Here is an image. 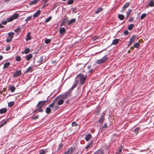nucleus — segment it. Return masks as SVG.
<instances>
[{
	"mask_svg": "<svg viewBox=\"0 0 154 154\" xmlns=\"http://www.w3.org/2000/svg\"><path fill=\"white\" fill-rule=\"evenodd\" d=\"M76 78L79 79L78 81L79 82L80 85H82L85 82L86 77L81 74H79Z\"/></svg>",
	"mask_w": 154,
	"mask_h": 154,
	"instance_id": "1",
	"label": "nucleus"
},
{
	"mask_svg": "<svg viewBox=\"0 0 154 154\" xmlns=\"http://www.w3.org/2000/svg\"><path fill=\"white\" fill-rule=\"evenodd\" d=\"M108 58L106 56H105L102 58L97 60L96 63L97 64H100L104 63L106 62Z\"/></svg>",
	"mask_w": 154,
	"mask_h": 154,
	"instance_id": "2",
	"label": "nucleus"
},
{
	"mask_svg": "<svg viewBox=\"0 0 154 154\" xmlns=\"http://www.w3.org/2000/svg\"><path fill=\"white\" fill-rule=\"evenodd\" d=\"M48 100L46 101L44 100L40 101L37 105V107L39 109L42 108L45 104L47 102Z\"/></svg>",
	"mask_w": 154,
	"mask_h": 154,
	"instance_id": "3",
	"label": "nucleus"
},
{
	"mask_svg": "<svg viewBox=\"0 0 154 154\" xmlns=\"http://www.w3.org/2000/svg\"><path fill=\"white\" fill-rule=\"evenodd\" d=\"M45 57L43 56L40 57L37 62L39 64H41L45 62Z\"/></svg>",
	"mask_w": 154,
	"mask_h": 154,
	"instance_id": "4",
	"label": "nucleus"
},
{
	"mask_svg": "<svg viewBox=\"0 0 154 154\" xmlns=\"http://www.w3.org/2000/svg\"><path fill=\"white\" fill-rule=\"evenodd\" d=\"M75 149V148H69L64 154H73L74 152Z\"/></svg>",
	"mask_w": 154,
	"mask_h": 154,
	"instance_id": "5",
	"label": "nucleus"
},
{
	"mask_svg": "<svg viewBox=\"0 0 154 154\" xmlns=\"http://www.w3.org/2000/svg\"><path fill=\"white\" fill-rule=\"evenodd\" d=\"M154 6V0H150L146 6L147 8H148L149 7H153Z\"/></svg>",
	"mask_w": 154,
	"mask_h": 154,
	"instance_id": "6",
	"label": "nucleus"
},
{
	"mask_svg": "<svg viewBox=\"0 0 154 154\" xmlns=\"http://www.w3.org/2000/svg\"><path fill=\"white\" fill-rule=\"evenodd\" d=\"M129 3L128 2H126L124 5L123 7L122 8L121 11L122 12H123L125 9L129 6Z\"/></svg>",
	"mask_w": 154,
	"mask_h": 154,
	"instance_id": "7",
	"label": "nucleus"
},
{
	"mask_svg": "<svg viewBox=\"0 0 154 154\" xmlns=\"http://www.w3.org/2000/svg\"><path fill=\"white\" fill-rule=\"evenodd\" d=\"M21 75V71L20 70L16 71L13 75V77H16Z\"/></svg>",
	"mask_w": 154,
	"mask_h": 154,
	"instance_id": "8",
	"label": "nucleus"
},
{
	"mask_svg": "<svg viewBox=\"0 0 154 154\" xmlns=\"http://www.w3.org/2000/svg\"><path fill=\"white\" fill-rule=\"evenodd\" d=\"M78 84V81H75L73 85L69 90V92H71L72 90L77 86Z\"/></svg>",
	"mask_w": 154,
	"mask_h": 154,
	"instance_id": "9",
	"label": "nucleus"
},
{
	"mask_svg": "<svg viewBox=\"0 0 154 154\" xmlns=\"http://www.w3.org/2000/svg\"><path fill=\"white\" fill-rule=\"evenodd\" d=\"M70 96V92L66 93L65 94L61 96V97L62 99H65L67 97Z\"/></svg>",
	"mask_w": 154,
	"mask_h": 154,
	"instance_id": "10",
	"label": "nucleus"
},
{
	"mask_svg": "<svg viewBox=\"0 0 154 154\" xmlns=\"http://www.w3.org/2000/svg\"><path fill=\"white\" fill-rule=\"evenodd\" d=\"M136 38V36L134 35H133L130 39V42L132 44L134 42Z\"/></svg>",
	"mask_w": 154,
	"mask_h": 154,
	"instance_id": "11",
	"label": "nucleus"
},
{
	"mask_svg": "<svg viewBox=\"0 0 154 154\" xmlns=\"http://www.w3.org/2000/svg\"><path fill=\"white\" fill-rule=\"evenodd\" d=\"M105 112H103L102 114V116L99 119V122L100 123H102L103 121V119H104V116L105 115Z\"/></svg>",
	"mask_w": 154,
	"mask_h": 154,
	"instance_id": "12",
	"label": "nucleus"
},
{
	"mask_svg": "<svg viewBox=\"0 0 154 154\" xmlns=\"http://www.w3.org/2000/svg\"><path fill=\"white\" fill-rule=\"evenodd\" d=\"M66 32V30L64 27L61 28L59 30L60 33L61 35L63 34Z\"/></svg>",
	"mask_w": 154,
	"mask_h": 154,
	"instance_id": "13",
	"label": "nucleus"
},
{
	"mask_svg": "<svg viewBox=\"0 0 154 154\" xmlns=\"http://www.w3.org/2000/svg\"><path fill=\"white\" fill-rule=\"evenodd\" d=\"M91 137V136L90 134H88L86 135L85 137V140L87 141H89Z\"/></svg>",
	"mask_w": 154,
	"mask_h": 154,
	"instance_id": "14",
	"label": "nucleus"
},
{
	"mask_svg": "<svg viewBox=\"0 0 154 154\" xmlns=\"http://www.w3.org/2000/svg\"><path fill=\"white\" fill-rule=\"evenodd\" d=\"M58 99L57 98H56L54 100H53L52 103L49 105V107H53L54 108V105L55 104V102L57 101L58 100Z\"/></svg>",
	"mask_w": 154,
	"mask_h": 154,
	"instance_id": "15",
	"label": "nucleus"
},
{
	"mask_svg": "<svg viewBox=\"0 0 154 154\" xmlns=\"http://www.w3.org/2000/svg\"><path fill=\"white\" fill-rule=\"evenodd\" d=\"M33 70L32 68L31 67H29L25 71V73H28L29 72H31Z\"/></svg>",
	"mask_w": 154,
	"mask_h": 154,
	"instance_id": "16",
	"label": "nucleus"
},
{
	"mask_svg": "<svg viewBox=\"0 0 154 154\" xmlns=\"http://www.w3.org/2000/svg\"><path fill=\"white\" fill-rule=\"evenodd\" d=\"M41 11L40 10H38L35 12V13L33 15V16L34 18L37 17L40 13Z\"/></svg>",
	"mask_w": 154,
	"mask_h": 154,
	"instance_id": "17",
	"label": "nucleus"
},
{
	"mask_svg": "<svg viewBox=\"0 0 154 154\" xmlns=\"http://www.w3.org/2000/svg\"><path fill=\"white\" fill-rule=\"evenodd\" d=\"M31 39V37L30 35V32H29L27 34L26 38V40L27 41L30 40Z\"/></svg>",
	"mask_w": 154,
	"mask_h": 154,
	"instance_id": "18",
	"label": "nucleus"
},
{
	"mask_svg": "<svg viewBox=\"0 0 154 154\" xmlns=\"http://www.w3.org/2000/svg\"><path fill=\"white\" fill-rule=\"evenodd\" d=\"M10 65V63L9 62H7L5 63L3 66V68L6 69Z\"/></svg>",
	"mask_w": 154,
	"mask_h": 154,
	"instance_id": "19",
	"label": "nucleus"
},
{
	"mask_svg": "<svg viewBox=\"0 0 154 154\" xmlns=\"http://www.w3.org/2000/svg\"><path fill=\"white\" fill-rule=\"evenodd\" d=\"M39 0H33L30 2L29 4L30 5H32L33 4H35L38 2Z\"/></svg>",
	"mask_w": 154,
	"mask_h": 154,
	"instance_id": "20",
	"label": "nucleus"
},
{
	"mask_svg": "<svg viewBox=\"0 0 154 154\" xmlns=\"http://www.w3.org/2000/svg\"><path fill=\"white\" fill-rule=\"evenodd\" d=\"M94 154H103V151L102 149L98 150Z\"/></svg>",
	"mask_w": 154,
	"mask_h": 154,
	"instance_id": "21",
	"label": "nucleus"
},
{
	"mask_svg": "<svg viewBox=\"0 0 154 154\" xmlns=\"http://www.w3.org/2000/svg\"><path fill=\"white\" fill-rule=\"evenodd\" d=\"M9 89L11 92H13L15 91V88L13 86H10L9 87Z\"/></svg>",
	"mask_w": 154,
	"mask_h": 154,
	"instance_id": "22",
	"label": "nucleus"
},
{
	"mask_svg": "<svg viewBox=\"0 0 154 154\" xmlns=\"http://www.w3.org/2000/svg\"><path fill=\"white\" fill-rule=\"evenodd\" d=\"M8 120H5L3 122L0 123V128L3 127L4 125L6 124L8 122Z\"/></svg>",
	"mask_w": 154,
	"mask_h": 154,
	"instance_id": "23",
	"label": "nucleus"
},
{
	"mask_svg": "<svg viewBox=\"0 0 154 154\" xmlns=\"http://www.w3.org/2000/svg\"><path fill=\"white\" fill-rule=\"evenodd\" d=\"M7 109L5 108H2L0 109V113L3 114L6 112H7Z\"/></svg>",
	"mask_w": 154,
	"mask_h": 154,
	"instance_id": "24",
	"label": "nucleus"
},
{
	"mask_svg": "<svg viewBox=\"0 0 154 154\" xmlns=\"http://www.w3.org/2000/svg\"><path fill=\"white\" fill-rule=\"evenodd\" d=\"M32 57V54H29L26 56V59L27 60H30Z\"/></svg>",
	"mask_w": 154,
	"mask_h": 154,
	"instance_id": "25",
	"label": "nucleus"
},
{
	"mask_svg": "<svg viewBox=\"0 0 154 154\" xmlns=\"http://www.w3.org/2000/svg\"><path fill=\"white\" fill-rule=\"evenodd\" d=\"M139 129L140 128H137L134 130L133 132L134 133L135 135H137L139 132Z\"/></svg>",
	"mask_w": 154,
	"mask_h": 154,
	"instance_id": "26",
	"label": "nucleus"
},
{
	"mask_svg": "<svg viewBox=\"0 0 154 154\" xmlns=\"http://www.w3.org/2000/svg\"><path fill=\"white\" fill-rule=\"evenodd\" d=\"M119 42V39H115L112 42V44L114 45H116L117 44V43Z\"/></svg>",
	"mask_w": 154,
	"mask_h": 154,
	"instance_id": "27",
	"label": "nucleus"
},
{
	"mask_svg": "<svg viewBox=\"0 0 154 154\" xmlns=\"http://www.w3.org/2000/svg\"><path fill=\"white\" fill-rule=\"evenodd\" d=\"M76 21V19H72L71 20H70L69 22V23L68 24L70 25L72 23H74Z\"/></svg>",
	"mask_w": 154,
	"mask_h": 154,
	"instance_id": "28",
	"label": "nucleus"
},
{
	"mask_svg": "<svg viewBox=\"0 0 154 154\" xmlns=\"http://www.w3.org/2000/svg\"><path fill=\"white\" fill-rule=\"evenodd\" d=\"M50 107H48L46 108L45 109L46 112L48 114L50 113L51 111V109Z\"/></svg>",
	"mask_w": 154,
	"mask_h": 154,
	"instance_id": "29",
	"label": "nucleus"
},
{
	"mask_svg": "<svg viewBox=\"0 0 154 154\" xmlns=\"http://www.w3.org/2000/svg\"><path fill=\"white\" fill-rule=\"evenodd\" d=\"M7 22L6 21H4L2 22V24H0V28H3L4 27V26H2V24L3 25H6L7 24Z\"/></svg>",
	"mask_w": 154,
	"mask_h": 154,
	"instance_id": "30",
	"label": "nucleus"
},
{
	"mask_svg": "<svg viewBox=\"0 0 154 154\" xmlns=\"http://www.w3.org/2000/svg\"><path fill=\"white\" fill-rule=\"evenodd\" d=\"M12 16L14 20L17 18L19 16V15L17 14H14Z\"/></svg>",
	"mask_w": 154,
	"mask_h": 154,
	"instance_id": "31",
	"label": "nucleus"
},
{
	"mask_svg": "<svg viewBox=\"0 0 154 154\" xmlns=\"http://www.w3.org/2000/svg\"><path fill=\"white\" fill-rule=\"evenodd\" d=\"M124 16L122 14H118V18L121 20H122L124 19Z\"/></svg>",
	"mask_w": 154,
	"mask_h": 154,
	"instance_id": "32",
	"label": "nucleus"
},
{
	"mask_svg": "<svg viewBox=\"0 0 154 154\" xmlns=\"http://www.w3.org/2000/svg\"><path fill=\"white\" fill-rule=\"evenodd\" d=\"M63 103V100L62 99H61L59 100L57 102V104L58 105H61Z\"/></svg>",
	"mask_w": 154,
	"mask_h": 154,
	"instance_id": "33",
	"label": "nucleus"
},
{
	"mask_svg": "<svg viewBox=\"0 0 154 154\" xmlns=\"http://www.w3.org/2000/svg\"><path fill=\"white\" fill-rule=\"evenodd\" d=\"M14 34L13 32H10L8 33V35L9 36V37L11 38L12 39L13 38V36L14 35Z\"/></svg>",
	"mask_w": 154,
	"mask_h": 154,
	"instance_id": "34",
	"label": "nucleus"
},
{
	"mask_svg": "<svg viewBox=\"0 0 154 154\" xmlns=\"http://www.w3.org/2000/svg\"><path fill=\"white\" fill-rule=\"evenodd\" d=\"M14 104V101H11L8 103V106L9 107H11Z\"/></svg>",
	"mask_w": 154,
	"mask_h": 154,
	"instance_id": "35",
	"label": "nucleus"
},
{
	"mask_svg": "<svg viewBox=\"0 0 154 154\" xmlns=\"http://www.w3.org/2000/svg\"><path fill=\"white\" fill-rule=\"evenodd\" d=\"M134 25L133 24H131L128 27V29L129 30H131L134 27Z\"/></svg>",
	"mask_w": 154,
	"mask_h": 154,
	"instance_id": "36",
	"label": "nucleus"
},
{
	"mask_svg": "<svg viewBox=\"0 0 154 154\" xmlns=\"http://www.w3.org/2000/svg\"><path fill=\"white\" fill-rule=\"evenodd\" d=\"M30 51V49L29 48H26L24 52H23V53H25L26 54H27L29 53Z\"/></svg>",
	"mask_w": 154,
	"mask_h": 154,
	"instance_id": "37",
	"label": "nucleus"
},
{
	"mask_svg": "<svg viewBox=\"0 0 154 154\" xmlns=\"http://www.w3.org/2000/svg\"><path fill=\"white\" fill-rule=\"evenodd\" d=\"M46 151V149L45 150L44 149H41L40 150L39 154H45Z\"/></svg>",
	"mask_w": 154,
	"mask_h": 154,
	"instance_id": "38",
	"label": "nucleus"
},
{
	"mask_svg": "<svg viewBox=\"0 0 154 154\" xmlns=\"http://www.w3.org/2000/svg\"><path fill=\"white\" fill-rule=\"evenodd\" d=\"M103 10V8H99L97 11L95 12V13L98 14L99 13H100L101 11Z\"/></svg>",
	"mask_w": 154,
	"mask_h": 154,
	"instance_id": "39",
	"label": "nucleus"
},
{
	"mask_svg": "<svg viewBox=\"0 0 154 154\" xmlns=\"http://www.w3.org/2000/svg\"><path fill=\"white\" fill-rule=\"evenodd\" d=\"M131 10H128V12H126L127 14V18H128V17L129 16H130L131 14Z\"/></svg>",
	"mask_w": 154,
	"mask_h": 154,
	"instance_id": "40",
	"label": "nucleus"
},
{
	"mask_svg": "<svg viewBox=\"0 0 154 154\" xmlns=\"http://www.w3.org/2000/svg\"><path fill=\"white\" fill-rule=\"evenodd\" d=\"M146 16V13L143 14L141 16L140 18L141 19H143Z\"/></svg>",
	"mask_w": 154,
	"mask_h": 154,
	"instance_id": "41",
	"label": "nucleus"
},
{
	"mask_svg": "<svg viewBox=\"0 0 154 154\" xmlns=\"http://www.w3.org/2000/svg\"><path fill=\"white\" fill-rule=\"evenodd\" d=\"M51 42V40L49 39H46L45 40V43L46 44L49 43Z\"/></svg>",
	"mask_w": 154,
	"mask_h": 154,
	"instance_id": "42",
	"label": "nucleus"
},
{
	"mask_svg": "<svg viewBox=\"0 0 154 154\" xmlns=\"http://www.w3.org/2000/svg\"><path fill=\"white\" fill-rule=\"evenodd\" d=\"M134 46L135 48H138L140 47L139 43L137 42L136 43L134 44Z\"/></svg>",
	"mask_w": 154,
	"mask_h": 154,
	"instance_id": "43",
	"label": "nucleus"
},
{
	"mask_svg": "<svg viewBox=\"0 0 154 154\" xmlns=\"http://www.w3.org/2000/svg\"><path fill=\"white\" fill-rule=\"evenodd\" d=\"M21 57L19 56H17L16 57V61H19L20 60Z\"/></svg>",
	"mask_w": 154,
	"mask_h": 154,
	"instance_id": "44",
	"label": "nucleus"
},
{
	"mask_svg": "<svg viewBox=\"0 0 154 154\" xmlns=\"http://www.w3.org/2000/svg\"><path fill=\"white\" fill-rule=\"evenodd\" d=\"M51 17H49L48 18H47L45 21V22L46 23H47L50 21L51 19Z\"/></svg>",
	"mask_w": 154,
	"mask_h": 154,
	"instance_id": "45",
	"label": "nucleus"
},
{
	"mask_svg": "<svg viewBox=\"0 0 154 154\" xmlns=\"http://www.w3.org/2000/svg\"><path fill=\"white\" fill-rule=\"evenodd\" d=\"M13 20H14V18H13L12 16L11 17H10L8 18L7 19V21L9 22H11Z\"/></svg>",
	"mask_w": 154,
	"mask_h": 154,
	"instance_id": "46",
	"label": "nucleus"
},
{
	"mask_svg": "<svg viewBox=\"0 0 154 154\" xmlns=\"http://www.w3.org/2000/svg\"><path fill=\"white\" fill-rule=\"evenodd\" d=\"M32 18V16H30L28 17L26 19V22L30 20Z\"/></svg>",
	"mask_w": 154,
	"mask_h": 154,
	"instance_id": "47",
	"label": "nucleus"
},
{
	"mask_svg": "<svg viewBox=\"0 0 154 154\" xmlns=\"http://www.w3.org/2000/svg\"><path fill=\"white\" fill-rule=\"evenodd\" d=\"M92 142H90V143H88V145L86 146L85 148L86 149H88L90 146V145L92 144Z\"/></svg>",
	"mask_w": 154,
	"mask_h": 154,
	"instance_id": "48",
	"label": "nucleus"
},
{
	"mask_svg": "<svg viewBox=\"0 0 154 154\" xmlns=\"http://www.w3.org/2000/svg\"><path fill=\"white\" fill-rule=\"evenodd\" d=\"M12 40V38L9 37L6 39V41L7 42H10Z\"/></svg>",
	"mask_w": 154,
	"mask_h": 154,
	"instance_id": "49",
	"label": "nucleus"
},
{
	"mask_svg": "<svg viewBox=\"0 0 154 154\" xmlns=\"http://www.w3.org/2000/svg\"><path fill=\"white\" fill-rule=\"evenodd\" d=\"M73 1L72 0H69L67 2L68 4L69 5H71L73 3Z\"/></svg>",
	"mask_w": 154,
	"mask_h": 154,
	"instance_id": "50",
	"label": "nucleus"
},
{
	"mask_svg": "<svg viewBox=\"0 0 154 154\" xmlns=\"http://www.w3.org/2000/svg\"><path fill=\"white\" fill-rule=\"evenodd\" d=\"M78 125V124L76 123L75 122H73L72 123V125L73 126H76Z\"/></svg>",
	"mask_w": 154,
	"mask_h": 154,
	"instance_id": "51",
	"label": "nucleus"
},
{
	"mask_svg": "<svg viewBox=\"0 0 154 154\" xmlns=\"http://www.w3.org/2000/svg\"><path fill=\"white\" fill-rule=\"evenodd\" d=\"M21 29V28L18 27L14 31L15 32H19Z\"/></svg>",
	"mask_w": 154,
	"mask_h": 154,
	"instance_id": "52",
	"label": "nucleus"
},
{
	"mask_svg": "<svg viewBox=\"0 0 154 154\" xmlns=\"http://www.w3.org/2000/svg\"><path fill=\"white\" fill-rule=\"evenodd\" d=\"M128 30H125L124 32V34L125 35H127L128 34Z\"/></svg>",
	"mask_w": 154,
	"mask_h": 154,
	"instance_id": "53",
	"label": "nucleus"
},
{
	"mask_svg": "<svg viewBox=\"0 0 154 154\" xmlns=\"http://www.w3.org/2000/svg\"><path fill=\"white\" fill-rule=\"evenodd\" d=\"M68 21V20L67 18H65L64 19L63 21V24L65 23L66 22Z\"/></svg>",
	"mask_w": 154,
	"mask_h": 154,
	"instance_id": "54",
	"label": "nucleus"
},
{
	"mask_svg": "<svg viewBox=\"0 0 154 154\" xmlns=\"http://www.w3.org/2000/svg\"><path fill=\"white\" fill-rule=\"evenodd\" d=\"M10 48H11L10 47L8 46V47H6L5 50L6 51H9V50H10Z\"/></svg>",
	"mask_w": 154,
	"mask_h": 154,
	"instance_id": "55",
	"label": "nucleus"
},
{
	"mask_svg": "<svg viewBox=\"0 0 154 154\" xmlns=\"http://www.w3.org/2000/svg\"><path fill=\"white\" fill-rule=\"evenodd\" d=\"M99 38L98 37H94L92 39L93 41H94L95 40H96L97 39Z\"/></svg>",
	"mask_w": 154,
	"mask_h": 154,
	"instance_id": "56",
	"label": "nucleus"
},
{
	"mask_svg": "<svg viewBox=\"0 0 154 154\" xmlns=\"http://www.w3.org/2000/svg\"><path fill=\"white\" fill-rule=\"evenodd\" d=\"M63 145L62 144H60L59 145L58 148L59 149L61 148H62L63 147Z\"/></svg>",
	"mask_w": 154,
	"mask_h": 154,
	"instance_id": "57",
	"label": "nucleus"
},
{
	"mask_svg": "<svg viewBox=\"0 0 154 154\" xmlns=\"http://www.w3.org/2000/svg\"><path fill=\"white\" fill-rule=\"evenodd\" d=\"M107 127V126L106 124H105L102 127L103 128H106Z\"/></svg>",
	"mask_w": 154,
	"mask_h": 154,
	"instance_id": "58",
	"label": "nucleus"
},
{
	"mask_svg": "<svg viewBox=\"0 0 154 154\" xmlns=\"http://www.w3.org/2000/svg\"><path fill=\"white\" fill-rule=\"evenodd\" d=\"M121 149H119V152H116V154H120V152H121Z\"/></svg>",
	"mask_w": 154,
	"mask_h": 154,
	"instance_id": "59",
	"label": "nucleus"
},
{
	"mask_svg": "<svg viewBox=\"0 0 154 154\" xmlns=\"http://www.w3.org/2000/svg\"><path fill=\"white\" fill-rule=\"evenodd\" d=\"M133 20V18L131 17L129 19V21L130 22H131Z\"/></svg>",
	"mask_w": 154,
	"mask_h": 154,
	"instance_id": "60",
	"label": "nucleus"
},
{
	"mask_svg": "<svg viewBox=\"0 0 154 154\" xmlns=\"http://www.w3.org/2000/svg\"><path fill=\"white\" fill-rule=\"evenodd\" d=\"M132 44V43H131L130 42H129V43L128 45V47H129V46H130V45H131Z\"/></svg>",
	"mask_w": 154,
	"mask_h": 154,
	"instance_id": "61",
	"label": "nucleus"
},
{
	"mask_svg": "<svg viewBox=\"0 0 154 154\" xmlns=\"http://www.w3.org/2000/svg\"><path fill=\"white\" fill-rule=\"evenodd\" d=\"M3 58V57L2 55H0V60H2Z\"/></svg>",
	"mask_w": 154,
	"mask_h": 154,
	"instance_id": "62",
	"label": "nucleus"
},
{
	"mask_svg": "<svg viewBox=\"0 0 154 154\" xmlns=\"http://www.w3.org/2000/svg\"><path fill=\"white\" fill-rule=\"evenodd\" d=\"M93 71V70L91 69L89 71V72L91 73Z\"/></svg>",
	"mask_w": 154,
	"mask_h": 154,
	"instance_id": "63",
	"label": "nucleus"
},
{
	"mask_svg": "<svg viewBox=\"0 0 154 154\" xmlns=\"http://www.w3.org/2000/svg\"><path fill=\"white\" fill-rule=\"evenodd\" d=\"M38 117V116H34V119H37Z\"/></svg>",
	"mask_w": 154,
	"mask_h": 154,
	"instance_id": "64",
	"label": "nucleus"
}]
</instances>
